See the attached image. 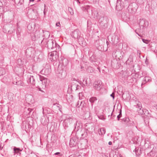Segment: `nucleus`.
<instances>
[{
  "label": "nucleus",
  "mask_w": 157,
  "mask_h": 157,
  "mask_svg": "<svg viewBox=\"0 0 157 157\" xmlns=\"http://www.w3.org/2000/svg\"><path fill=\"white\" fill-rule=\"evenodd\" d=\"M92 15L94 18H97L98 17V14L96 10H91Z\"/></svg>",
  "instance_id": "nucleus-23"
},
{
  "label": "nucleus",
  "mask_w": 157,
  "mask_h": 157,
  "mask_svg": "<svg viewBox=\"0 0 157 157\" xmlns=\"http://www.w3.org/2000/svg\"><path fill=\"white\" fill-rule=\"evenodd\" d=\"M84 64L86 66H85V67H84L83 66H81V69H82L83 68H87L88 67L87 66L88 65V64H89V63L86 62L84 63Z\"/></svg>",
  "instance_id": "nucleus-43"
},
{
  "label": "nucleus",
  "mask_w": 157,
  "mask_h": 157,
  "mask_svg": "<svg viewBox=\"0 0 157 157\" xmlns=\"http://www.w3.org/2000/svg\"><path fill=\"white\" fill-rule=\"evenodd\" d=\"M46 117L47 119L46 120V121L45 122L43 123V124L44 125H45L48 124V123H49L50 121L49 118H52V116L50 115H47L46 116Z\"/></svg>",
  "instance_id": "nucleus-26"
},
{
  "label": "nucleus",
  "mask_w": 157,
  "mask_h": 157,
  "mask_svg": "<svg viewBox=\"0 0 157 157\" xmlns=\"http://www.w3.org/2000/svg\"><path fill=\"white\" fill-rule=\"evenodd\" d=\"M120 74L122 78H126L130 75L129 73L127 71V70L124 71L122 70Z\"/></svg>",
  "instance_id": "nucleus-15"
},
{
  "label": "nucleus",
  "mask_w": 157,
  "mask_h": 157,
  "mask_svg": "<svg viewBox=\"0 0 157 157\" xmlns=\"http://www.w3.org/2000/svg\"><path fill=\"white\" fill-rule=\"evenodd\" d=\"M27 81L29 84L34 85L35 84V79L33 76L28 75Z\"/></svg>",
  "instance_id": "nucleus-13"
},
{
  "label": "nucleus",
  "mask_w": 157,
  "mask_h": 157,
  "mask_svg": "<svg viewBox=\"0 0 157 157\" xmlns=\"http://www.w3.org/2000/svg\"><path fill=\"white\" fill-rule=\"evenodd\" d=\"M49 69H42L40 71L41 74L46 75L50 72Z\"/></svg>",
  "instance_id": "nucleus-21"
},
{
  "label": "nucleus",
  "mask_w": 157,
  "mask_h": 157,
  "mask_svg": "<svg viewBox=\"0 0 157 157\" xmlns=\"http://www.w3.org/2000/svg\"><path fill=\"white\" fill-rule=\"evenodd\" d=\"M56 76L59 78H62L66 76V72L64 69H55Z\"/></svg>",
  "instance_id": "nucleus-3"
},
{
  "label": "nucleus",
  "mask_w": 157,
  "mask_h": 157,
  "mask_svg": "<svg viewBox=\"0 0 157 157\" xmlns=\"http://www.w3.org/2000/svg\"><path fill=\"white\" fill-rule=\"evenodd\" d=\"M97 100V98L96 97H92L89 99V101L91 104L92 105Z\"/></svg>",
  "instance_id": "nucleus-27"
},
{
  "label": "nucleus",
  "mask_w": 157,
  "mask_h": 157,
  "mask_svg": "<svg viewBox=\"0 0 157 157\" xmlns=\"http://www.w3.org/2000/svg\"><path fill=\"white\" fill-rule=\"evenodd\" d=\"M130 123H128V126H135V124L134 121H129Z\"/></svg>",
  "instance_id": "nucleus-40"
},
{
  "label": "nucleus",
  "mask_w": 157,
  "mask_h": 157,
  "mask_svg": "<svg viewBox=\"0 0 157 157\" xmlns=\"http://www.w3.org/2000/svg\"><path fill=\"white\" fill-rule=\"evenodd\" d=\"M136 153V156H139L142 153V151L141 149H139L138 147H136L135 149L134 150Z\"/></svg>",
  "instance_id": "nucleus-18"
},
{
  "label": "nucleus",
  "mask_w": 157,
  "mask_h": 157,
  "mask_svg": "<svg viewBox=\"0 0 157 157\" xmlns=\"http://www.w3.org/2000/svg\"><path fill=\"white\" fill-rule=\"evenodd\" d=\"M61 60L59 61V63L61 64L62 66V68L65 67L68 63V60L67 59L63 57H61Z\"/></svg>",
  "instance_id": "nucleus-10"
},
{
  "label": "nucleus",
  "mask_w": 157,
  "mask_h": 157,
  "mask_svg": "<svg viewBox=\"0 0 157 157\" xmlns=\"http://www.w3.org/2000/svg\"><path fill=\"white\" fill-rule=\"evenodd\" d=\"M43 33H44V39H47L50 36V33L49 32L47 31L42 30Z\"/></svg>",
  "instance_id": "nucleus-19"
},
{
  "label": "nucleus",
  "mask_w": 157,
  "mask_h": 157,
  "mask_svg": "<svg viewBox=\"0 0 157 157\" xmlns=\"http://www.w3.org/2000/svg\"><path fill=\"white\" fill-rule=\"evenodd\" d=\"M90 7L89 5H87L85 6L84 7H83V10H86L87 11V12H88V10L90 8Z\"/></svg>",
  "instance_id": "nucleus-39"
},
{
  "label": "nucleus",
  "mask_w": 157,
  "mask_h": 157,
  "mask_svg": "<svg viewBox=\"0 0 157 157\" xmlns=\"http://www.w3.org/2000/svg\"><path fill=\"white\" fill-rule=\"evenodd\" d=\"M16 85L19 86H23L24 85V83L19 78L18 79V82L16 84Z\"/></svg>",
  "instance_id": "nucleus-32"
},
{
  "label": "nucleus",
  "mask_w": 157,
  "mask_h": 157,
  "mask_svg": "<svg viewBox=\"0 0 157 157\" xmlns=\"http://www.w3.org/2000/svg\"><path fill=\"white\" fill-rule=\"evenodd\" d=\"M99 134L100 135H102L105 134V129L103 128L100 129V131H99Z\"/></svg>",
  "instance_id": "nucleus-29"
},
{
  "label": "nucleus",
  "mask_w": 157,
  "mask_h": 157,
  "mask_svg": "<svg viewBox=\"0 0 157 157\" xmlns=\"http://www.w3.org/2000/svg\"><path fill=\"white\" fill-rule=\"evenodd\" d=\"M33 109H32L29 108L28 109V113L29 114H30V113L33 111Z\"/></svg>",
  "instance_id": "nucleus-49"
},
{
  "label": "nucleus",
  "mask_w": 157,
  "mask_h": 157,
  "mask_svg": "<svg viewBox=\"0 0 157 157\" xmlns=\"http://www.w3.org/2000/svg\"><path fill=\"white\" fill-rule=\"evenodd\" d=\"M139 24L140 28L142 27V29L148 26L147 21L144 19H140L139 20Z\"/></svg>",
  "instance_id": "nucleus-9"
},
{
  "label": "nucleus",
  "mask_w": 157,
  "mask_h": 157,
  "mask_svg": "<svg viewBox=\"0 0 157 157\" xmlns=\"http://www.w3.org/2000/svg\"><path fill=\"white\" fill-rule=\"evenodd\" d=\"M136 102L137 104L135 106L136 108H138L137 111L138 112V114L141 115H143L144 109H142V106L141 103L139 101H137Z\"/></svg>",
  "instance_id": "nucleus-8"
},
{
  "label": "nucleus",
  "mask_w": 157,
  "mask_h": 157,
  "mask_svg": "<svg viewBox=\"0 0 157 157\" xmlns=\"http://www.w3.org/2000/svg\"><path fill=\"white\" fill-rule=\"evenodd\" d=\"M142 40L144 43L147 44H148L150 42L148 40L144 39H142Z\"/></svg>",
  "instance_id": "nucleus-41"
},
{
  "label": "nucleus",
  "mask_w": 157,
  "mask_h": 157,
  "mask_svg": "<svg viewBox=\"0 0 157 157\" xmlns=\"http://www.w3.org/2000/svg\"><path fill=\"white\" fill-rule=\"evenodd\" d=\"M98 71L100 72V73H101V72L102 73L104 74L107 73V71H105L104 69H101H101H98Z\"/></svg>",
  "instance_id": "nucleus-44"
},
{
  "label": "nucleus",
  "mask_w": 157,
  "mask_h": 157,
  "mask_svg": "<svg viewBox=\"0 0 157 157\" xmlns=\"http://www.w3.org/2000/svg\"><path fill=\"white\" fill-rule=\"evenodd\" d=\"M21 72L20 73H16L17 75H21L23 74V71L24 72V70L23 71V69H21Z\"/></svg>",
  "instance_id": "nucleus-45"
},
{
  "label": "nucleus",
  "mask_w": 157,
  "mask_h": 157,
  "mask_svg": "<svg viewBox=\"0 0 157 157\" xmlns=\"http://www.w3.org/2000/svg\"><path fill=\"white\" fill-rule=\"evenodd\" d=\"M119 115H121V109H120L119 111Z\"/></svg>",
  "instance_id": "nucleus-57"
},
{
  "label": "nucleus",
  "mask_w": 157,
  "mask_h": 157,
  "mask_svg": "<svg viewBox=\"0 0 157 157\" xmlns=\"http://www.w3.org/2000/svg\"><path fill=\"white\" fill-rule=\"evenodd\" d=\"M87 71L89 73H93L94 72V69H87Z\"/></svg>",
  "instance_id": "nucleus-47"
},
{
  "label": "nucleus",
  "mask_w": 157,
  "mask_h": 157,
  "mask_svg": "<svg viewBox=\"0 0 157 157\" xmlns=\"http://www.w3.org/2000/svg\"><path fill=\"white\" fill-rule=\"evenodd\" d=\"M48 48L49 49H52L54 48H56L59 46L55 41L52 39L49 40L46 44Z\"/></svg>",
  "instance_id": "nucleus-5"
},
{
  "label": "nucleus",
  "mask_w": 157,
  "mask_h": 157,
  "mask_svg": "<svg viewBox=\"0 0 157 157\" xmlns=\"http://www.w3.org/2000/svg\"><path fill=\"white\" fill-rule=\"evenodd\" d=\"M82 83L83 85L84 86H88L90 84V83H88L87 80H86L85 79H83L82 81Z\"/></svg>",
  "instance_id": "nucleus-35"
},
{
  "label": "nucleus",
  "mask_w": 157,
  "mask_h": 157,
  "mask_svg": "<svg viewBox=\"0 0 157 157\" xmlns=\"http://www.w3.org/2000/svg\"><path fill=\"white\" fill-rule=\"evenodd\" d=\"M34 0H29L30 1V2H33L34 1Z\"/></svg>",
  "instance_id": "nucleus-64"
},
{
  "label": "nucleus",
  "mask_w": 157,
  "mask_h": 157,
  "mask_svg": "<svg viewBox=\"0 0 157 157\" xmlns=\"http://www.w3.org/2000/svg\"><path fill=\"white\" fill-rule=\"evenodd\" d=\"M85 105V104L84 101H80V104L79 106H78L79 107H81L82 109L84 107Z\"/></svg>",
  "instance_id": "nucleus-34"
},
{
  "label": "nucleus",
  "mask_w": 157,
  "mask_h": 157,
  "mask_svg": "<svg viewBox=\"0 0 157 157\" xmlns=\"http://www.w3.org/2000/svg\"><path fill=\"white\" fill-rule=\"evenodd\" d=\"M148 60H147H147H146V61H145V63L147 65V63H148Z\"/></svg>",
  "instance_id": "nucleus-59"
},
{
  "label": "nucleus",
  "mask_w": 157,
  "mask_h": 157,
  "mask_svg": "<svg viewBox=\"0 0 157 157\" xmlns=\"http://www.w3.org/2000/svg\"><path fill=\"white\" fill-rule=\"evenodd\" d=\"M137 8V5L135 3L131 2L129 5L127 9L129 13H134L136 12Z\"/></svg>",
  "instance_id": "nucleus-2"
},
{
  "label": "nucleus",
  "mask_w": 157,
  "mask_h": 157,
  "mask_svg": "<svg viewBox=\"0 0 157 157\" xmlns=\"http://www.w3.org/2000/svg\"><path fill=\"white\" fill-rule=\"evenodd\" d=\"M40 36V33L39 31H36L34 33V36L35 37L38 38Z\"/></svg>",
  "instance_id": "nucleus-30"
},
{
  "label": "nucleus",
  "mask_w": 157,
  "mask_h": 157,
  "mask_svg": "<svg viewBox=\"0 0 157 157\" xmlns=\"http://www.w3.org/2000/svg\"><path fill=\"white\" fill-rule=\"evenodd\" d=\"M122 120V123L127 124V125L128 126V122L130 121L129 119L128 118H126L125 119H121Z\"/></svg>",
  "instance_id": "nucleus-24"
},
{
  "label": "nucleus",
  "mask_w": 157,
  "mask_h": 157,
  "mask_svg": "<svg viewBox=\"0 0 157 157\" xmlns=\"http://www.w3.org/2000/svg\"><path fill=\"white\" fill-rule=\"evenodd\" d=\"M143 114L148 117H152L151 114L149 113L148 110L145 109H144Z\"/></svg>",
  "instance_id": "nucleus-20"
},
{
  "label": "nucleus",
  "mask_w": 157,
  "mask_h": 157,
  "mask_svg": "<svg viewBox=\"0 0 157 157\" xmlns=\"http://www.w3.org/2000/svg\"><path fill=\"white\" fill-rule=\"evenodd\" d=\"M119 4L118 5V4L116 6V9L118 11H120L122 10V8L121 7V5H119Z\"/></svg>",
  "instance_id": "nucleus-37"
},
{
  "label": "nucleus",
  "mask_w": 157,
  "mask_h": 157,
  "mask_svg": "<svg viewBox=\"0 0 157 157\" xmlns=\"http://www.w3.org/2000/svg\"><path fill=\"white\" fill-rule=\"evenodd\" d=\"M56 26L60 27V23L59 22H57L56 24Z\"/></svg>",
  "instance_id": "nucleus-53"
},
{
  "label": "nucleus",
  "mask_w": 157,
  "mask_h": 157,
  "mask_svg": "<svg viewBox=\"0 0 157 157\" xmlns=\"http://www.w3.org/2000/svg\"><path fill=\"white\" fill-rule=\"evenodd\" d=\"M80 32L77 29L72 32L71 34V35L72 37L75 38H78L79 36Z\"/></svg>",
  "instance_id": "nucleus-14"
},
{
  "label": "nucleus",
  "mask_w": 157,
  "mask_h": 157,
  "mask_svg": "<svg viewBox=\"0 0 157 157\" xmlns=\"http://www.w3.org/2000/svg\"><path fill=\"white\" fill-rule=\"evenodd\" d=\"M110 96L112 97L113 99H114L115 97V94L114 93H113Z\"/></svg>",
  "instance_id": "nucleus-51"
},
{
  "label": "nucleus",
  "mask_w": 157,
  "mask_h": 157,
  "mask_svg": "<svg viewBox=\"0 0 157 157\" xmlns=\"http://www.w3.org/2000/svg\"><path fill=\"white\" fill-rule=\"evenodd\" d=\"M121 115H117V117L118 120L119 121V119L121 117Z\"/></svg>",
  "instance_id": "nucleus-56"
},
{
  "label": "nucleus",
  "mask_w": 157,
  "mask_h": 157,
  "mask_svg": "<svg viewBox=\"0 0 157 157\" xmlns=\"http://www.w3.org/2000/svg\"><path fill=\"white\" fill-rule=\"evenodd\" d=\"M151 81V78L148 76H146L143 78L142 81L141 83V86L143 88V85H144L147 82H149Z\"/></svg>",
  "instance_id": "nucleus-17"
},
{
  "label": "nucleus",
  "mask_w": 157,
  "mask_h": 157,
  "mask_svg": "<svg viewBox=\"0 0 157 157\" xmlns=\"http://www.w3.org/2000/svg\"><path fill=\"white\" fill-rule=\"evenodd\" d=\"M77 139L75 137H73L70 139L69 145L71 147H73L77 145Z\"/></svg>",
  "instance_id": "nucleus-12"
},
{
  "label": "nucleus",
  "mask_w": 157,
  "mask_h": 157,
  "mask_svg": "<svg viewBox=\"0 0 157 157\" xmlns=\"http://www.w3.org/2000/svg\"><path fill=\"white\" fill-rule=\"evenodd\" d=\"M19 79V78L18 77H16L15 78H13L12 83L16 85L18 82V81Z\"/></svg>",
  "instance_id": "nucleus-33"
},
{
  "label": "nucleus",
  "mask_w": 157,
  "mask_h": 157,
  "mask_svg": "<svg viewBox=\"0 0 157 157\" xmlns=\"http://www.w3.org/2000/svg\"><path fill=\"white\" fill-rule=\"evenodd\" d=\"M108 144L109 145H111L112 144V142L111 141H109V142Z\"/></svg>",
  "instance_id": "nucleus-58"
},
{
  "label": "nucleus",
  "mask_w": 157,
  "mask_h": 157,
  "mask_svg": "<svg viewBox=\"0 0 157 157\" xmlns=\"http://www.w3.org/2000/svg\"><path fill=\"white\" fill-rule=\"evenodd\" d=\"M106 43L107 44V46H108V45L109 44V42L108 41H107Z\"/></svg>",
  "instance_id": "nucleus-61"
},
{
  "label": "nucleus",
  "mask_w": 157,
  "mask_h": 157,
  "mask_svg": "<svg viewBox=\"0 0 157 157\" xmlns=\"http://www.w3.org/2000/svg\"><path fill=\"white\" fill-rule=\"evenodd\" d=\"M149 119L148 118V117H145L144 119V122L145 124L146 125L149 126Z\"/></svg>",
  "instance_id": "nucleus-31"
},
{
  "label": "nucleus",
  "mask_w": 157,
  "mask_h": 157,
  "mask_svg": "<svg viewBox=\"0 0 157 157\" xmlns=\"http://www.w3.org/2000/svg\"><path fill=\"white\" fill-rule=\"evenodd\" d=\"M15 3L17 6H20L22 4L24 0H14Z\"/></svg>",
  "instance_id": "nucleus-28"
},
{
  "label": "nucleus",
  "mask_w": 157,
  "mask_h": 157,
  "mask_svg": "<svg viewBox=\"0 0 157 157\" xmlns=\"http://www.w3.org/2000/svg\"><path fill=\"white\" fill-rule=\"evenodd\" d=\"M93 87L94 89L98 90H100L102 88V82L101 80H98L94 82Z\"/></svg>",
  "instance_id": "nucleus-7"
},
{
  "label": "nucleus",
  "mask_w": 157,
  "mask_h": 157,
  "mask_svg": "<svg viewBox=\"0 0 157 157\" xmlns=\"http://www.w3.org/2000/svg\"><path fill=\"white\" fill-rule=\"evenodd\" d=\"M10 80L9 77L7 75H5L2 79L1 81L4 83H6Z\"/></svg>",
  "instance_id": "nucleus-22"
},
{
  "label": "nucleus",
  "mask_w": 157,
  "mask_h": 157,
  "mask_svg": "<svg viewBox=\"0 0 157 157\" xmlns=\"http://www.w3.org/2000/svg\"><path fill=\"white\" fill-rule=\"evenodd\" d=\"M63 117L65 118L63 123V126L66 128H67L70 125L73 120V118L72 117L68 115H65L63 116Z\"/></svg>",
  "instance_id": "nucleus-1"
},
{
  "label": "nucleus",
  "mask_w": 157,
  "mask_h": 157,
  "mask_svg": "<svg viewBox=\"0 0 157 157\" xmlns=\"http://www.w3.org/2000/svg\"><path fill=\"white\" fill-rule=\"evenodd\" d=\"M136 1L139 4H141L143 3V0H136Z\"/></svg>",
  "instance_id": "nucleus-48"
},
{
  "label": "nucleus",
  "mask_w": 157,
  "mask_h": 157,
  "mask_svg": "<svg viewBox=\"0 0 157 157\" xmlns=\"http://www.w3.org/2000/svg\"><path fill=\"white\" fill-rule=\"evenodd\" d=\"M39 80L40 82H39V83L40 84V86L41 87L42 89H44L47 85L48 79L43 76L39 75Z\"/></svg>",
  "instance_id": "nucleus-4"
},
{
  "label": "nucleus",
  "mask_w": 157,
  "mask_h": 157,
  "mask_svg": "<svg viewBox=\"0 0 157 157\" xmlns=\"http://www.w3.org/2000/svg\"><path fill=\"white\" fill-rule=\"evenodd\" d=\"M126 63L128 68L131 69L134 67L132 59L130 57L126 61Z\"/></svg>",
  "instance_id": "nucleus-11"
},
{
  "label": "nucleus",
  "mask_w": 157,
  "mask_h": 157,
  "mask_svg": "<svg viewBox=\"0 0 157 157\" xmlns=\"http://www.w3.org/2000/svg\"><path fill=\"white\" fill-rule=\"evenodd\" d=\"M135 79V78H131V80H132L133 81V79Z\"/></svg>",
  "instance_id": "nucleus-62"
},
{
  "label": "nucleus",
  "mask_w": 157,
  "mask_h": 157,
  "mask_svg": "<svg viewBox=\"0 0 157 157\" xmlns=\"http://www.w3.org/2000/svg\"><path fill=\"white\" fill-rule=\"evenodd\" d=\"M36 87L39 90L42 92H44L43 90H41V89L42 88L40 87L39 86H37Z\"/></svg>",
  "instance_id": "nucleus-50"
},
{
  "label": "nucleus",
  "mask_w": 157,
  "mask_h": 157,
  "mask_svg": "<svg viewBox=\"0 0 157 157\" xmlns=\"http://www.w3.org/2000/svg\"><path fill=\"white\" fill-rule=\"evenodd\" d=\"M128 2H131L133 1L132 0H126Z\"/></svg>",
  "instance_id": "nucleus-60"
},
{
  "label": "nucleus",
  "mask_w": 157,
  "mask_h": 157,
  "mask_svg": "<svg viewBox=\"0 0 157 157\" xmlns=\"http://www.w3.org/2000/svg\"><path fill=\"white\" fill-rule=\"evenodd\" d=\"M6 71L5 69H0V76L4 75L6 73Z\"/></svg>",
  "instance_id": "nucleus-38"
},
{
  "label": "nucleus",
  "mask_w": 157,
  "mask_h": 157,
  "mask_svg": "<svg viewBox=\"0 0 157 157\" xmlns=\"http://www.w3.org/2000/svg\"><path fill=\"white\" fill-rule=\"evenodd\" d=\"M30 154V157H36L37 156V155L36 154L34 153L33 154L32 152Z\"/></svg>",
  "instance_id": "nucleus-46"
},
{
  "label": "nucleus",
  "mask_w": 157,
  "mask_h": 157,
  "mask_svg": "<svg viewBox=\"0 0 157 157\" xmlns=\"http://www.w3.org/2000/svg\"><path fill=\"white\" fill-rule=\"evenodd\" d=\"M79 103H80V101H78L77 102V103L76 105V107L79 108L78 107V106H79Z\"/></svg>",
  "instance_id": "nucleus-52"
},
{
  "label": "nucleus",
  "mask_w": 157,
  "mask_h": 157,
  "mask_svg": "<svg viewBox=\"0 0 157 157\" xmlns=\"http://www.w3.org/2000/svg\"><path fill=\"white\" fill-rule=\"evenodd\" d=\"M58 57L56 51H54L48 54V59L49 60L53 62L56 61Z\"/></svg>",
  "instance_id": "nucleus-6"
},
{
  "label": "nucleus",
  "mask_w": 157,
  "mask_h": 157,
  "mask_svg": "<svg viewBox=\"0 0 157 157\" xmlns=\"http://www.w3.org/2000/svg\"><path fill=\"white\" fill-rule=\"evenodd\" d=\"M27 29L28 30H29L30 31V32H31V31L33 30L34 28L32 27L31 25L29 24L27 26Z\"/></svg>",
  "instance_id": "nucleus-36"
},
{
  "label": "nucleus",
  "mask_w": 157,
  "mask_h": 157,
  "mask_svg": "<svg viewBox=\"0 0 157 157\" xmlns=\"http://www.w3.org/2000/svg\"><path fill=\"white\" fill-rule=\"evenodd\" d=\"M23 150V148L20 149L19 148L17 147H14L13 148V155H15V154H18L20 155L21 154V153L20 152L21 151Z\"/></svg>",
  "instance_id": "nucleus-16"
},
{
  "label": "nucleus",
  "mask_w": 157,
  "mask_h": 157,
  "mask_svg": "<svg viewBox=\"0 0 157 157\" xmlns=\"http://www.w3.org/2000/svg\"><path fill=\"white\" fill-rule=\"evenodd\" d=\"M68 10L70 12L71 14L72 15L74 13V12L73 11V10L72 8L71 7H68Z\"/></svg>",
  "instance_id": "nucleus-42"
},
{
  "label": "nucleus",
  "mask_w": 157,
  "mask_h": 157,
  "mask_svg": "<svg viewBox=\"0 0 157 157\" xmlns=\"http://www.w3.org/2000/svg\"><path fill=\"white\" fill-rule=\"evenodd\" d=\"M33 98L32 96L31 95H29L27 96L26 98Z\"/></svg>",
  "instance_id": "nucleus-54"
},
{
  "label": "nucleus",
  "mask_w": 157,
  "mask_h": 157,
  "mask_svg": "<svg viewBox=\"0 0 157 157\" xmlns=\"http://www.w3.org/2000/svg\"><path fill=\"white\" fill-rule=\"evenodd\" d=\"M44 14L45 15V10H44Z\"/></svg>",
  "instance_id": "nucleus-63"
},
{
  "label": "nucleus",
  "mask_w": 157,
  "mask_h": 157,
  "mask_svg": "<svg viewBox=\"0 0 157 157\" xmlns=\"http://www.w3.org/2000/svg\"><path fill=\"white\" fill-rule=\"evenodd\" d=\"M90 61L92 63L96 62L97 61V59L96 58V56L94 55H92L90 58Z\"/></svg>",
  "instance_id": "nucleus-25"
},
{
  "label": "nucleus",
  "mask_w": 157,
  "mask_h": 157,
  "mask_svg": "<svg viewBox=\"0 0 157 157\" xmlns=\"http://www.w3.org/2000/svg\"><path fill=\"white\" fill-rule=\"evenodd\" d=\"M60 154V153L59 152H57L55 153L54 154V155H59Z\"/></svg>",
  "instance_id": "nucleus-55"
}]
</instances>
